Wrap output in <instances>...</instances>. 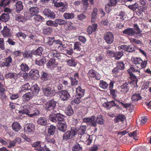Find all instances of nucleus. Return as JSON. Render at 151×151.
Returning <instances> with one entry per match:
<instances>
[{"label":"nucleus","instance_id":"obj_1","mask_svg":"<svg viewBox=\"0 0 151 151\" xmlns=\"http://www.w3.org/2000/svg\"><path fill=\"white\" fill-rule=\"evenodd\" d=\"M140 68H139L138 69H137L133 67H131L127 71L130 75L129 78L131 80L130 83L134 85V86H137V83L138 81L137 78V77L135 76L133 73H137L139 74L140 72Z\"/></svg>","mask_w":151,"mask_h":151},{"label":"nucleus","instance_id":"obj_2","mask_svg":"<svg viewBox=\"0 0 151 151\" xmlns=\"http://www.w3.org/2000/svg\"><path fill=\"white\" fill-rule=\"evenodd\" d=\"M77 129L76 127H71L70 130L68 131L64 134L63 136V141H66L68 139L74 138L77 134Z\"/></svg>","mask_w":151,"mask_h":151},{"label":"nucleus","instance_id":"obj_3","mask_svg":"<svg viewBox=\"0 0 151 151\" xmlns=\"http://www.w3.org/2000/svg\"><path fill=\"white\" fill-rule=\"evenodd\" d=\"M20 108L21 110L19 111L18 113L19 115L22 116L23 114H25L27 115L29 113L30 111L32 109V106L31 104H24L22 103Z\"/></svg>","mask_w":151,"mask_h":151},{"label":"nucleus","instance_id":"obj_4","mask_svg":"<svg viewBox=\"0 0 151 151\" xmlns=\"http://www.w3.org/2000/svg\"><path fill=\"white\" fill-rule=\"evenodd\" d=\"M53 3L55 7L60 8L58 9V11L60 12H64L67 10L68 5L66 3H64L61 1H55Z\"/></svg>","mask_w":151,"mask_h":151},{"label":"nucleus","instance_id":"obj_5","mask_svg":"<svg viewBox=\"0 0 151 151\" xmlns=\"http://www.w3.org/2000/svg\"><path fill=\"white\" fill-rule=\"evenodd\" d=\"M96 117L95 116H91L84 118L83 119V121L89 126L92 127H96L97 124L96 121Z\"/></svg>","mask_w":151,"mask_h":151},{"label":"nucleus","instance_id":"obj_6","mask_svg":"<svg viewBox=\"0 0 151 151\" xmlns=\"http://www.w3.org/2000/svg\"><path fill=\"white\" fill-rule=\"evenodd\" d=\"M42 90L43 93L47 96H52L55 94L54 91L52 89L51 87L48 85H43Z\"/></svg>","mask_w":151,"mask_h":151},{"label":"nucleus","instance_id":"obj_7","mask_svg":"<svg viewBox=\"0 0 151 151\" xmlns=\"http://www.w3.org/2000/svg\"><path fill=\"white\" fill-rule=\"evenodd\" d=\"M114 35L111 32H107L104 35V39L107 44L112 43L114 41Z\"/></svg>","mask_w":151,"mask_h":151},{"label":"nucleus","instance_id":"obj_8","mask_svg":"<svg viewBox=\"0 0 151 151\" xmlns=\"http://www.w3.org/2000/svg\"><path fill=\"white\" fill-rule=\"evenodd\" d=\"M48 56L50 59H55V60H60L61 56L60 53L55 50H52L48 54Z\"/></svg>","mask_w":151,"mask_h":151},{"label":"nucleus","instance_id":"obj_9","mask_svg":"<svg viewBox=\"0 0 151 151\" xmlns=\"http://www.w3.org/2000/svg\"><path fill=\"white\" fill-rule=\"evenodd\" d=\"M89 77L99 80L101 78L100 75L95 70L91 69L89 70L88 73Z\"/></svg>","mask_w":151,"mask_h":151},{"label":"nucleus","instance_id":"obj_10","mask_svg":"<svg viewBox=\"0 0 151 151\" xmlns=\"http://www.w3.org/2000/svg\"><path fill=\"white\" fill-rule=\"evenodd\" d=\"M60 98L63 101H67L70 98V96L68 92L65 90H61L58 92Z\"/></svg>","mask_w":151,"mask_h":151},{"label":"nucleus","instance_id":"obj_11","mask_svg":"<svg viewBox=\"0 0 151 151\" xmlns=\"http://www.w3.org/2000/svg\"><path fill=\"white\" fill-rule=\"evenodd\" d=\"M12 63V59L11 56H9L5 58L2 62H0V66L1 67H9L10 65V64Z\"/></svg>","mask_w":151,"mask_h":151},{"label":"nucleus","instance_id":"obj_12","mask_svg":"<svg viewBox=\"0 0 151 151\" xmlns=\"http://www.w3.org/2000/svg\"><path fill=\"white\" fill-rule=\"evenodd\" d=\"M44 143L41 141H38L35 142L32 144V147L35 148V150L37 151H44L42 148Z\"/></svg>","mask_w":151,"mask_h":151},{"label":"nucleus","instance_id":"obj_13","mask_svg":"<svg viewBox=\"0 0 151 151\" xmlns=\"http://www.w3.org/2000/svg\"><path fill=\"white\" fill-rule=\"evenodd\" d=\"M57 102L54 100H51L47 102L45 106V109L47 111L53 110L56 106Z\"/></svg>","mask_w":151,"mask_h":151},{"label":"nucleus","instance_id":"obj_14","mask_svg":"<svg viewBox=\"0 0 151 151\" xmlns=\"http://www.w3.org/2000/svg\"><path fill=\"white\" fill-rule=\"evenodd\" d=\"M86 126H82L78 130L77 129V133H78V135H80L81 136H79L80 139H81L83 140H85L86 139H85V135L86 134H85V132L86 131Z\"/></svg>","mask_w":151,"mask_h":151},{"label":"nucleus","instance_id":"obj_15","mask_svg":"<svg viewBox=\"0 0 151 151\" xmlns=\"http://www.w3.org/2000/svg\"><path fill=\"white\" fill-rule=\"evenodd\" d=\"M130 85V83L129 82H126L123 84L120 87L121 90L120 92H119L120 93L126 94L128 91Z\"/></svg>","mask_w":151,"mask_h":151},{"label":"nucleus","instance_id":"obj_16","mask_svg":"<svg viewBox=\"0 0 151 151\" xmlns=\"http://www.w3.org/2000/svg\"><path fill=\"white\" fill-rule=\"evenodd\" d=\"M43 14L47 17L54 19L55 17V14L53 11H51L49 8L45 9L43 12Z\"/></svg>","mask_w":151,"mask_h":151},{"label":"nucleus","instance_id":"obj_17","mask_svg":"<svg viewBox=\"0 0 151 151\" xmlns=\"http://www.w3.org/2000/svg\"><path fill=\"white\" fill-rule=\"evenodd\" d=\"M58 65V63L56 61L55 59H50L46 63L47 68L51 69H54L56 68Z\"/></svg>","mask_w":151,"mask_h":151},{"label":"nucleus","instance_id":"obj_18","mask_svg":"<svg viewBox=\"0 0 151 151\" xmlns=\"http://www.w3.org/2000/svg\"><path fill=\"white\" fill-rule=\"evenodd\" d=\"M29 74L30 77L34 80L37 79L40 76L39 70L35 69L31 70Z\"/></svg>","mask_w":151,"mask_h":151},{"label":"nucleus","instance_id":"obj_19","mask_svg":"<svg viewBox=\"0 0 151 151\" xmlns=\"http://www.w3.org/2000/svg\"><path fill=\"white\" fill-rule=\"evenodd\" d=\"M35 126L32 123H30L25 125L24 129L25 132L31 133L33 132L35 129Z\"/></svg>","mask_w":151,"mask_h":151},{"label":"nucleus","instance_id":"obj_20","mask_svg":"<svg viewBox=\"0 0 151 151\" xmlns=\"http://www.w3.org/2000/svg\"><path fill=\"white\" fill-rule=\"evenodd\" d=\"M21 141V139L19 137L17 138L13 141L9 140L8 142V143H9V144L7 145V147L9 148H11L12 147H14L17 143H19Z\"/></svg>","mask_w":151,"mask_h":151},{"label":"nucleus","instance_id":"obj_21","mask_svg":"<svg viewBox=\"0 0 151 151\" xmlns=\"http://www.w3.org/2000/svg\"><path fill=\"white\" fill-rule=\"evenodd\" d=\"M121 48L125 51L129 52H132L135 50V46L132 44L130 45H124L121 46Z\"/></svg>","mask_w":151,"mask_h":151},{"label":"nucleus","instance_id":"obj_22","mask_svg":"<svg viewBox=\"0 0 151 151\" xmlns=\"http://www.w3.org/2000/svg\"><path fill=\"white\" fill-rule=\"evenodd\" d=\"M46 60V59L45 57L40 56L36 59L35 63L39 66H42L45 63Z\"/></svg>","mask_w":151,"mask_h":151},{"label":"nucleus","instance_id":"obj_23","mask_svg":"<svg viewBox=\"0 0 151 151\" xmlns=\"http://www.w3.org/2000/svg\"><path fill=\"white\" fill-rule=\"evenodd\" d=\"M34 95L33 92H28L22 96V100L23 101H28L31 99Z\"/></svg>","mask_w":151,"mask_h":151},{"label":"nucleus","instance_id":"obj_24","mask_svg":"<svg viewBox=\"0 0 151 151\" xmlns=\"http://www.w3.org/2000/svg\"><path fill=\"white\" fill-rule=\"evenodd\" d=\"M123 33L128 36H131L135 37V32L134 29L132 28H128L123 31Z\"/></svg>","mask_w":151,"mask_h":151},{"label":"nucleus","instance_id":"obj_25","mask_svg":"<svg viewBox=\"0 0 151 151\" xmlns=\"http://www.w3.org/2000/svg\"><path fill=\"white\" fill-rule=\"evenodd\" d=\"M57 127L59 130L64 132L67 129V125L66 122H60L58 123Z\"/></svg>","mask_w":151,"mask_h":151},{"label":"nucleus","instance_id":"obj_26","mask_svg":"<svg viewBox=\"0 0 151 151\" xmlns=\"http://www.w3.org/2000/svg\"><path fill=\"white\" fill-rule=\"evenodd\" d=\"M5 78L7 79H13L15 80H17L18 77V74L15 73H9L7 74H6L5 75Z\"/></svg>","mask_w":151,"mask_h":151},{"label":"nucleus","instance_id":"obj_27","mask_svg":"<svg viewBox=\"0 0 151 151\" xmlns=\"http://www.w3.org/2000/svg\"><path fill=\"white\" fill-rule=\"evenodd\" d=\"M85 89H82L81 86H78L76 88V94L80 98H81L83 96Z\"/></svg>","mask_w":151,"mask_h":151},{"label":"nucleus","instance_id":"obj_28","mask_svg":"<svg viewBox=\"0 0 151 151\" xmlns=\"http://www.w3.org/2000/svg\"><path fill=\"white\" fill-rule=\"evenodd\" d=\"M103 106L106 108H110L114 106H115L117 107H119V106L117 105L114 101L104 103L103 104Z\"/></svg>","mask_w":151,"mask_h":151},{"label":"nucleus","instance_id":"obj_29","mask_svg":"<svg viewBox=\"0 0 151 151\" xmlns=\"http://www.w3.org/2000/svg\"><path fill=\"white\" fill-rule=\"evenodd\" d=\"M97 28V25L96 24H93L92 26H89L87 28V32L89 34H91L95 32Z\"/></svg>","mask_w":151,"mask_h":151},{"label":"nucleus","instance_id":"obj_30","mask_svg":"<svg viewBox=\"0 0 151 151\" xmlns=\"http://www.w3.org/2000/svg\"><path fill=\"white\" fill-rule=\"evenodd\" d=\"M37 122L39 124L45 126L47 125V119L46 117H41L38 119Z\"/></svg>","mask_w":151,"mask_h":151},{"label":"nucleus","instance_id":"obj_31","mask_svg":"<svg viewBox=\"0 0 151 151\" xmlns=\"http://www.w3.org/2000/svg\"><path fill=\"white\" fill-rule=\"evenodd\" d=\"M23 6L21 1H17L16 4L15 10L17 13H19L22 10Z\"/></svg>","mask_w":151,"mask_h":151},{"label":"nucleus","instance_id":"obj_32","mask_svg":"<svg viewBox=\"0 0 151 151\" xmlns=\"http://www.w3.org/2000/svg\"><path fill=\"white\" fill-rule=\"evenodd\" d=\"M2 32V35L4 37H10L12 35L10 29L6 27L4 28Z\"/></svg>","mask_w":151,"mask_h":151},{"label":"nucleus","instance_id":"obj_33","mask_svg":"<svg viewBox=\"0 0 151 151\" xmlns=\"http://www.w3.org/2000/svg\"><path fill=\"white\" fill-rule=\"evenodd\" d=\"M29 113L27 115L30 117H33L35 116L39 115L40 114V111L37 109H31Z\"/></svg>","mask_w":151,"mask_h":151},{"label":"nucleus","instance_id":"obj_34","mask_svg":"<svg viewBox=\"0 0 151 151\" xmlns=\"http://www.w3.org/2000/svg\"><path fill=\"white\" fill-rule=\"evenodd\" d=\"M45 140V141L48 143L52 144H54L55 142L54 137L51 136L49 134L46 136Z\"/></svg>","mask_w":151,"mask_h":151},{"label":"nucleus","instance_id":"obj_35","mask_svg":"<svg viewBox=\"0 0 151 151\" xmlns=\"http://www.w3.org/2000/svg\"><path fill=\"white\" fill-rule=\"evenodd\" d=\"M29 11L33 17L37 14L39 12V8L37 6L30 7Z\"/></svg>","mask_w":151,"mask_h":151},{"label":"nucleus","instance_id":"obj_36","mask_svg":"<svg viewBox=\"0 0 151 151\" xmlns=\"http://www.w3.org/2000/svg\"><path fill=\"white\" fill-rule=\"evenodd\" d=\"M12 128L15 132H18L21 128L20 124L17 122H14L12 126Z\"/></svg>","mask_w":151,"mask_h":151},{"label":"nucleus","instance_id":"obj_37","mask_svg":"<svg viewBox=\"0 0 151 151\" xmlns=\"http://www.w3.org/2000/svg\"><path fill=\"white\" fill-rule=\"evenodd\" d=\"M74 50L75 51L79 52L82 49V45L79 42H76L74 44Z\"/></svg>","mask_w":151,"mask_h":151},{"label":"nucleus","instance_id":"obj_38","mask_svg":"<svg viewBox=\"0 0 151 151\" xmlns=\"http://www.w3.org/2000/svg\"><path fill=\"white\" fill-rule=\"evenodd\" d=\"M31 92H33L34 95L35 96L37 95L39 91V88L37 85H34L30 88Z\"/></svg>","mask_w":151,"mask_h":151},{"label":"nucleus","instance_id":"obj_39","mask_svg":"<svg viewBox=\"0 0 151 151\" xmlns=\"http://www.w3.org/2000/svg\"><path fill=\"white\" fill-rule=\"evenodd\" d=\"M33 16V19L35 22H41L44 21L45 20V19L43 17L38 14Z\"/></svg>","mask_w":151,"mask_h":151},{"label":"nucleus","instance_id":"obj_40","mask_svg":"<svg viewBox=\"0 0 151 151\" xmlns=\"http://www.w3.org/2000/svg\"><path fill=\"white\" fill-rule=\"evenodd\" d=\"M125 118L124 115L119 114L114 119V122L116 123L119 122L120 121L123 122L124 121Z\"/></svg>","mask_w":151,"mask_h":151},{"label":"nucleus","instance_id":"obj_41","mask_svg":"<svg viewBox=\"0 0 151 151\" xmlns=\"http://www.w3.org/2000/svg\"><path fill=\"white\" fill-rule=\"evenodd\" d=\"M82 145L78 143L75 144L72 148V151H82Z\"/></svg>","mask_w":151,"mask_h":151},{"label":"nucleus","instance_id":"obj_42","mask_svg":"<svg viewBox=\"0 0 151 151\" xmlns=\"http://www.w3.org/2000/svg\"><path fill=\"white\" fill-rule=\"evenodd\" d=\"M142 97L140 94L138 93L134 94L132 96L131 100L133 101H137L141 100Z\"/></svg>","mask_w":151,"mask_h":151},{"label":"nucleus","instance_id":"obj_43","mask_svg":"<svg viewBox=\"0 0 151 151\" xmlns=\"http://www.w3.org/2000/svg\"><path fill=\"white\" fill-rule=\"evenodd\" d=\"M9 19V16L8 13H3L0 17V20L4 22L8 21Z\"/></svg>","mask_w":151,"mask_h":151},{"label":"nucleus","instance_id":"obj_44","mask_svg":"<svg viewBox=\"0 0 151 151\" xmlns=\"http://www.w3.org/2000/svg\"><path fill=\"white\" fill-rule=\"evenodd\" d=\"M65 112L68 116L72 115L73 113V110L70 105H69L66 108Z\"/></svg>","mask_w":151,"mask_h":151},{"label":"nucleus","instance_id":"obj_45","mask_svg":"<svg viewBox=\"0 0 151 151\" xmlns=\"http://www.w3.org/2000/svg\"><path fill=\"white\" fill-rule=\"evenodd\" d=\"M64 17L67 19H71L74 18L75 15L73 13L66 12L63 15Z\"/></svg>","mask_w":151,"mask_h":151},{"label":"nucleus","instance_id":"obj_46","mask_svg":"<svg viewBox=\"0 0 151 151\" xmlns=\"http://www.w3.org/2000/svg\"><path fill=\"white\" fill-rule=\"evenodd\" d=\"M56 128L53 125H51L48 128L47 132L49 135H53L55 133Z\"/></svg>","mask_w":151,"mask_h":151},{"label":"nucleus","instance_id":"obj_47","mask_svg":"<svg viewBox=\"0 0 151 151\" xmlns=\"http://www.w3.org/2000/svg\"><path fill=\"white\" fill-rule=\"evenodd\" d=\"M56 116L57 118L58 123L61 122H65V116L60 113L59 114H58Z\"/></svg>","mask_w":151,"mask_h":151},{"label":"nucleus","instance_id":"obj_48","mask_svg":"<svg viewBox=\"0 0 151 151\" xmlns=\"http://www.w3.org/2000/svg\"><path fill=\"white\" fill-rule=\"evenodd\" d=\"M52 31L51 27H44L43 29V33L44 35H49L51 33Z\"/></svg>","mask_w":151,"mask_h":151},{"label":"nucleus","instance_id":"obj_49","mask_svg":"<svg viewBox=\"0 0 151 151\" xmlns=\"http://www.w3.org/2000/svg\"><path fill=\"white\" fill-rule=\"evenodd\" d=\"M21 71L28 72L29 69L28 65L24 63H22L20 66Z\"/></svg>","mask_w":151,"mask_h":151},{"label":"nucleus","instance_id":"obj_50","mask_svg":"<svg viewBox=\"0 0 151 151\" xmlns=\"http://www.w3.org/2000/svg\"><path fill=\"white\" fill-rule=\"evenodd\" d=\"M109 84L105 81L101 80L99 81L100 86L104 89H107L109 86Z\"/></svg>","mask_w":151,"mask_h":151},{"label":"nucleus","instance_id":"obj_51","mask_svg":"<svg viewBox=\"0 0 151 151\" xmlns=\"http://www.w3.org/2000/svg\"><path fill=\"white\" fill-rule=\"evenodd\" d=\"M67 63L68 65L70 66L75 67L77 64L76 60L72 58L67 60Z\"/></svg>","mask_w":151,"mask_h":151},{"label":"nucleus","instance_id":"obj_52","mask_svg":"<svg viewBox=\"0 0 151 151\" xmlns=\"http://www.w3.org/2000/svg\"><path fill=\"white\" fill-rule=\"evenodd\" d=\"M96 124L97 123L100 125H103L104 124V121L101 115H98L97 116L96 120Z\"/></svg>","mask_w":151,"mask_h":151},{"label":"nucleus","instance_id":"obj_53","mask_svg":"<svg viewBox=\"0 0 151 151\" xmlns=\"http://www.w3.org/2000/svg\"><path fill=\"white\" fill-rule=\"evenodd\" d=\"M98 10L97 8H94L92 12L91 15V22H94L95 20L97 14Z\"/></svg>","mask_w":151,"mask_h":151},{"label":"nucleus","instance_id":"obj_54","mask_svg":"<svg viewBox=\"0 0 151 151\" xmlns=\"http://www.w3.org/2000/svg\"><path fill=\"white\" fill-rule=\"evenodd\" d=\"M132 61L135 64H140L142 62V60L140 58L134 57L132 58Z\"/></svg>","mask_w":151,"mask_h":151},{"label":"nucleus","instance_id":"obj_55","mask_svg":"<svg viewBox=\"0 0 151 151\" xmlns=\"http://www.w3.org/2000/svg\"><path fill=\"white\" fill-rule=\"evenodd\" d=\"M23 15L25 21L30 19L33 17L30 12L25 11Z\"/></svg>","mask_w":151,"mask_h":151},{"label":"nucleus","instance_id":"obj_56","mask_svg":"<svg viewBox=\"0 0 151 151\" xmlns=\"http://www.w3.org/2000/svg\"><path fill=\"white\" fill-rule=\"evenodd\" d=\"M137 27H136V30L137 32H135V37L136 38H139L142 36V34L140 33L142 32V31L138 27L137 25H136Z\"/></svg>","mask_w":151,"mask_h":151},{"label":"nucleus","instance_id":"obj_57","mask_svg":"<svg viewBox=\"0 0 151 151\" xmlns=\"http://www.w3.org/2000/svg\"><path fill=\"white\" fill-rule=\"evenodd\" d=\"M90 137V136L87 134H85L84 138L86 139L85 140H83L84 141H86V143L88 145H90L92 142V139Z\"/></svg>","mask_w":151,"mask_h":151},{"label":"nucleus","instance_id":"obj_58","mask_svg":"<svg viewBox=\"0 0 151 151\" xmlns=\"http://www.w3.org/2000/svg\"><path fill=\"white\" fill-rule=\"evenodd\" d=\"M9 3V0H1L0 1V8L6 6Z\"/></svg>","mask_w":151,"mask_h":151},{"label":"nucleus","instance_id":"obj_59","mask_svg":"<svg viewBox=\"0 0 151 151\" xmlns=\"http://www.w3.org/2000/svg\"><path fill=\"white\" fill-rule=\"evenodd\" d=\"M43 50V48L42 47H39L38 48L33 52L34 54L36 55H41L42 54V52Z\"/></svg>","mask_w":151,"mask_h":151},{"label":"nucleus","instance_id":"obj_60","mask_svg":"<svg viewBox=\"0 0 151 151\" xmlns=\"http://www.w3.org/2000/svg\"><path fill=\"white\" fill-rule=\"evenodd\" d=\"M123 55V53L122 52H116L114 54V56L115 59L118 60Z\"/></svg>","mask_w":151,"mask_h":151},{"label":"nucleus","instance_id":"obj_61","mask_svg":"<svg viewBox=\"0 0 151 151\" xmlns=\"http://www.w3.org/2000/svg\"><path fill=\"white\" fill-rule=\"evenodd\" d=\"M57 115L53 114H51L49 116V119L50 120L54 122H58Z\"/></svg>","mask_w":151,"mask_h":151},{"label":"nucleus","instance_id":"obj_62","mask_svg":"<svg viewBox=\"0 0 151 151\" xmlns=\"http://www.w3.org/2000/svg\"><path fill=\"white\" fill-rule=\"evenodd\" d=\"M63 54L68 56V55H71L73 53V50L71 48H68L65 50H64L63 51Z\"/></svg>","mask_w":151,"mask_h":151},{"label":"nucleus","instance_id":"obj_63","mask_svg":"<svg viewBox=\"0 0 151 151\" xmlns=\"http://www.w3.org/2000/svg\"><path fill=\"white\" fill-rule=\"evenodd\" d=\"M55 21L56 24L57 25V27L58 26V25H63L65 24L66 23L65 20L61 19H55Z\"/></svg>","mask_w":151,"mask_h":151},{"label":"nucleus","instance_id":"obj_64","mask_svg":"<svg viewBox=\"0 0 151 151\" xmlns=\"http://www.w3.org/2000/svg\"><path fill=\"white\" fill-rule=\"evenodd\" d=\"M30 86L29 84L28 83L23 85L21 87V90L19 91V92L21 93L23 91L28 90Z\"/></svg>","mask_w":151,"mask_h":151}]
</instances>
